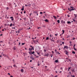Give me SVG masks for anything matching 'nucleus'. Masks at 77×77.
I'll return each instance as SVG.
<instances>
[{
	"mask_svg": "<svg viewBox=\"0 0 77 77\" xmlns=\"http://www.w3.org/2000/svg\"><path fill=\"white\" fill-rule=\"evenodd\" d=\"M17 32H18V33H20V31H19V30H18Z\"/></svg>",
	"mask_w": 77,
	"mask_h": 77,
	"instance_id": "nucleus-53",
	"label": "nucleus"
},
{
	"mask_svg": "<svg viewBox=\"0 0 77 77\" xmlns=\"http://www.w3.org/2000/svg\"><path fill=\"white\" fill-rule=\"evenodd\" d=\"M48 39H49V37H47L46 39V40H48Z\"/></svg>",
	"mask_w": 77,
	"mask_h": 77,
	"instance_id": "nucleus-24",
	"label": "nucleus"
},
{
	"mask_svg": "<svg viewBox=\"0 0 77 77\" xmlns=\"http://www.w3.org/2000/svg\"><path fill=\"white\" fill-rule=\"evenodd\" d=\"M72 20L73 21V22H75V24H77V22H76V21H75V19H72Z\"/></svg>",
	"mask_w": 77,
	"mask_h": 77,
	"instance_id": "nucleus-8",
	"label": "nucleus"
},
{
	"mask_svg": "<svg viewBox=\"0 0 77 77\" xmlns=\"http://www.w3.org/2000/svg\"><path fill=\"white\" fill-rule=\"evenodd\" d=\"M24 6H23V8L21 9V11H24Z\"/></svg>",
	"mask_w": 77,
	"mask_h": 77,
	"instance_id": "nucleus-18",
	"label": "nucleus"
},
{
	"mask_svg": "<svg viewBox=\"0 0 77 77\" xmlns=\"http://www.w3.org/2000/svg\"><path fill=\"white\" fill-rule=\"evenodd\" d=\"M6 9L7 10H8L9 8L8 7H7Z\"/></svg>",
	"mask_w": 77,
	"mask_h": 77,
	"instance_id": "nucleus-46",
	"label": "nucleus"
},
{
	"mask_svg": "<svg viewBox=\"0 0 77 77\" xmlns=\"http://www.w3.org/2000/svg\"><path fill=\"white\" fill-rule=\"evenodd\" d=\"M75 44L73 46V48H75Z\"/></svg>",
	"mask_w": 77,
	"mask_h": 77,
	"instance_id": "nucleus-44",
	"label": "nucleus"
},
{
	"mask_svg": "<svg viewBox=\"0 0 77 77\" xmlns=\"http://www.w3.org/2000/svg\"><path fill=\"white\" fill-rule=\"evenodd\" d=\"M72 77H75V76H74V75H73L72 76Z\"/></svg>",
	"mask_w": 77,
	"mask_h": 77,
	"instance_id": "nucleus-64",
	"label": "nucleus"
},
{
	"mask_svg": "<svg viewBox=\"0 0 77 77\" xmlns=\"http://www.w3.org/2000/svg\"><path fill=\"white\" fill-rule=\"evenodd\" d=\"M32 48V50H34V47L33 46Z\"/></svg>",
	"mask_w": 77,
	"mask_h": 77,
	"instance_id": "nucleus-27",
	"label": "nucleus"
},
{
	"mask_svg": "<svg viewBox=\"0 0 77 77\" xmlns=\"http://www.w3.org/2000/svg\"><path fill=\"white\" fill-rule=\"evenodd\" d=\"M65 48H66V49H68V46H65L63 48V49H64V50H65Z\"/></svg>",
	"mask_w": 77,
	"mask_h": 77,
	"instance_id": "nucleus-1",
	"label": "nucleus"
},
{
	"mask_svg": "<svg viewBox=\"0 0 77 77\" xmlns=\"http://www.w3.org/2000/svg\"><path fill=\"white\" fill-rule=\"evenodd\" d=\"M23 20H24L25 21H26V18H23Z\"/></svg>",
	"mask_w": 77,
	"mask_h": 77,
	"instance_id": "nucleus-59",
	"label": "nucleus"
},
{
	"mask_svg": "<svg viewBox=\"0 0 77 77\" xmlns=\"http://www.w3.org/2000/svg\"><path fill=\"white\" fill-rule=\"evenodd\" d=\"M28 6H29V7H30V6H31V4H28Z\"/></svg>",
	"mask_w": 77,
	"mask_h": 77,
	"instance_id": "nucleus-23",
	"label": "nucleus"
},
{
	"mask_svg": "<svg viewBox=\"0 0 77 77\" xmlns=\"http://www.w3.org/2000/svg\"><path fill=\"white\" fill-rule=\"evenodd\" d=\"M13 25L12 24V23H11L10 25V27H11V26H12Z\"/></svg>",
	"mask_w": 77,
	"mask_h": 77,
	"instance_id": "nucleus-33",
	"label": "nucleus"
},
{
	"mask_svg": "<svg viewBox=\"0 0 77 77\" xmlns=\"http://www.w3.org/2000/svg\"><path fill=\"white\" fill-rule=\"evenodd\" d=\"M20 71L21 72H24V69H21L20 70Z\"/></svg>",
	"mask_w": 77,
	"mask_h": 77,
	"instance_id": "nucleus-9",
	"label": "nucleus"
},
{
	"mask_svg": "<svg viewBox=\"0 0 77 77\" xmlns=\"http://www.w3.org/2000/svg\"><path fill=\"white\" fill-rule=\"evenodd\" d=\"M34 55L35 57H36V55L35 54H34Z\"/></svg>",
	"mask_w": 77,
	"mask_h": 77,
	"instance_id": "nucleus-50",
	"label": "nucleus"
},
{
	"mask_svg": "<svg viewBox=\"0 0 77 77\" xmlns=\"http://www.w3.org/2000/svg\"><path fill=\"white\" fill-rule=\"evenodd\" d=\"M12 29H15V27H12Z\"/></svg>",
	"mask_w": 77,
	"mask_h": 77,
	"instance_id": "nucleus-47",
	"label": "nucleus"
},
{
	"mask_svg": "<svg viewBox=\"0 0 77 77\" xmlns=\"http://www.w3.org/2000/svg\"><path fill=\"white\" fill-rule=\"evenodd\" d=\"M14 50H15L17 49V47L16 46H14V47L13 48Z\"/></svg>",
	"mask_w": 77,
	"mask_h": 77,
	"instance_id": "nucleus-5",
	"label": "nucleus"
},
{
	"mask_svg": "<svg viewBox=\"0 0 77 77\" xmlns=\"http://www.w3.org/2000/svg\"><path fill=\"white\" fill-rule=\"evenodd\" d=\"M53 57V54H51V57Z\"/></svg>",
	"mask_w": 77,
	"mask_h": 77,
	"instance_id": "nucleus-54",
	"label": "nucleus"
},
{
	"mask_svg": "<svg viewBox=\"0 0 77 77\" xmlns=\"http://www.w3.org/2000/svg\"><path fill=\"white\" fill-rule=\"evenodd\" d=\"M25 6H26V7L28 6V5H26V4H25Z\"/></svg>",
	"mask_w": 77,
	"mask_h": 77,
	"instance_id": "nucleus-58",
	"label": "nucleus"
},
{
	"mask_svg": "<svg viewBox=\"0 0 77 77\" xmlns=\"http://www.w3.org/2000/svg\"><path fill=\"white\" fill-rule=\"evenodd\" d=\"M38 11H33V13H34V14H37L38 13Z\"/></svg>",
	"mask_w": 77,
	"mask_h": 77,
	"instance_id": "nucleus-10",
	"label": "nucleus"
},
{
	"mask_svg": "<svg viewBox=\"0 0 77 77\" xmlns=\"http://www.w3.org/2000/svg\"><path fill=\"white\" fill-rule=\"evenodd\" d=\"M32 48V50H34V47L33 46Z\"/></svg>",
	"mask_w": 77,
	"mask_h": 77,
	"instance_id": "nucleus-28",
	"label": "nucleus"
},
{
	"mask_svg": "<svg viewBox=\"0 0 77 77\" xmlns=\"http://www.w3.org/2000/svg\"><path fill=\"white\" fill-rule=\"evenodd\" d=\"M55 52H57V50L56 49L55 50Z\"/></svg>",
	"mask_w": 77,
	"mask_h": 77,
	"instance_id": "nucleus-57",
	"label": "nucleus"
},
{
	"mask_svg": "<svg viewBox=\"0 0 77 77\" xmlns=\"http://www.w3.org/2000/svg\"><path fill=\"white\" fill-rule=\"evenodd\" d=\"M57 22L58 23H60V20H57Z\"/></svg>",
	"mask_w": 77,
	"mask_h": 77,
	"instance_id": "nucleus-25",
	"label": "nucleus"
},
{
	"mask_svg": "<svg viewBox=\"0 0 77 77\" xmlns=\"http://www.w3.org/2000/svg\"><path fill=\"white\" fill-rule=\"evenodd\" d=\"M53 17L54 18V19H56V17L55 16H54Z\"/></svg>",
	"mask_w": 77,
	"mask_h": 77,
	"instance_id": "nucleus-34",
	"label": "nucleus"
},
{
	"mask_svg": "<svg viewBox=\"0 0 77 77\" xmlns=\"http://www.w3.org/2000/svg\"><path fill=\"white\" fill-rule=\"evenodd\" d=\"M70 8H72V9H71L72 11H74V9H75L74 8H73L72 7L70 6Z\"/></svg>",
	"mask_w": 77,
	"mask_h": 77,
	"instance_id": "nucleus-3",
	"label": "nucleus"
},
{
	"mask_svg": "<svg viewBox=\"0 0 77 77\" xmlns=\"http://www.w3.org/2000/svg\"><path fill=\"white\" fill-rule=\"evenodd\" d=\"M24 44H25V43H22L21 44V45H24Z\"/></svg>",
	"mask_w": 77,
	"mask_h": 77,
	"instance_id": "nucleus-35",
	"label": "nucleus"
},
{
	"mask_svg": "<svg viewBox=\"0 0 77 77\" xmlns=\"http://www.w3.org/2000/svg\"><path fill=\"white\" fill-rule=\"evenodd\" d=\"M60 69L61 70H62V69H63V68H62V67H61L60 68Z\"/></svg>",
	"mask_w": 77,
	"mask_h": 77,
	"instance_id": "nucleus-52",
	"label": "nucleus"
},
{
	"mask_svg": "<svg viewBox=\"0 0 77 77\" xmlns=\"http://www.w3.org/2000/svg\"><path fill=\"white\" fill-rule=\"evenodd\" d=\"M61 22L62 23V24H65V21H63V20H62L61 21Z\"/></svg>",
	"mask_w": 77,
	"mask_h": 77,
	"instance_id": "nucleus-4",
	"label": "nucleus"
},
{
	"mask_svg": "<svg viewBox=\"0 0 77 77\" xmlns=\"http://www.w3.org/2000/svg\"><path fill=\"white\" fill-rule=\"evenodd\" d=\"M10 19H11V21H14V17H10Z\"/></svg>",
	"mask_w": 77,
	"mask_h": 77,
	"instance_id": "nucleus-6",
	"label": "nucleus"
},
{
	"mask_svg": "<svg viewBox=\"0 0 77 77\" xmlns=\"http://www.w3.org/2000/svg\"><path fill=\"white\" fill-rule=\"evenodd\" d=\"M67 24H71V22L70 21H67Z\"/></svg>",
	"mask_w": 77,
	"mask_h": 77,
	"instance_id": "nucleus-19",
	"label": "nucleus"
},
{
	"mask_svg": "<svg viewBox=\"0 0 77 77\" xmlns=\"http://www.w3.org/2000/svg\"><path fill=\"white\" fill-rule=\"evenodd\" d=\"M60 38H62V34L60 35Z\"/></svg>",
	"mask_w": 77,
	"mask_h": 77,
	"instance_id": "nucleus-38",
	"label": "nucleus"
},
{
	"mask_svg": "<svg viewBox=\"0 0 77 77\" xmlns=\"http://www.w3.org/2000/svg\"><path fill=\"white\" fill-rule=\"evenodd\" d=\"M65 51L66 53V54L68 55V51Z\"/></svg>",
	"mask_w": 77,
	"mask_h": 77,
	"instance_id": "nucleus-12",
	"label": "nucleus"
},
{
	"mask_svg": "<svg viewBox=\"0 0 77 77\" xmlns=\"http://www.w3.org/2000/svg\"><path fill=\"white\" fill-rule=\"evenodd\" d=\"M13 66L14 67V68H15L16 67V68L17 67V66H15V64L14 65H13Z\"/></svg>",
	"mask_w": 77,
	"mask_h": 77,
	"instance_id": "nucleus-26",
	"label": "nucleus"
},
{
	"mask_svg": "<svg viewBox=\"0 0 77 77\" xmlns=\"http://www.w3.org/2000/svg\"><path fill=\"white\" fill-rule=\"evenodd\" d=\"M14 5H15V7H17V4L15 3H14Z\"/></svg>",
	"mask_w": 77,
	"mask_h": 77,
	"instance_id": "nucleus-32",
	"label": "nucleus"
},
{
	"mask_svg": "<svg viewBox=\"0 0 77 77\" xmlns=\"http://www.w3.org/2000/svg\"><path fill=\"white\" fill-rule=\"evenodd\" d=\"M26 11H24V14H26Z\"/></svg>",
	"mask_w": 77,
	"mask_h": 77,
	"instance_id": "nucleus-60",
	"label": "nucleus"
},
{
	"mask_svg": "<svg viewBox=\"0 0 77 77\" xmlns=\"http://www.w3.org/2000/svg\"><path fill=\"white\" fill-rule=\"evenodd\" d=\"M74 49L75 50V51H77V49L75 48H74Z\"/></svg>",
	"mask_w": 77,
	"mask_h": 77,
	"instance_id": "nucleus-41",
	"label": "nucleus"
},
{
	"mask_svg": "<svg viewBox=\"0 0 77 77\" xmlns=\"http://www.w3.org/2000/svg\"><path fill=\"white\" fill-rule=\"evenodd\" d=\"M21 44V43L20 42L19 43V45H20Z\"/></svg>",
	"mask_w": 77,
	"mask_h": 77,
	"instance_id": "nucleus-55",
	"label": "nucleus"
},
{
	"mask_svg": "<svg viewBox=\"0 0 77 77\" xmlns=\"http://www.w3.org/2000/svg\"><path fill=\"white\" fill-rule=\"evenodd\" d=\"M35 52H36V53H37V54H38V55H39V54H40V52H38L37 51H35Z\"/></svg>",
	"mask_w": 77,
	"mask_h": 77,
	"instance_id": "nucleus-15",
	"label": "nucleus"
},
{
	"mask_svg": "<svg viewBox=\"0 0 77 77\" xmlns=\"http://www.w3.org/2000/svg\"><path fill=\"white\" fill-rule=\"evenodd\" d=\"M74 16H75V18H76V17H77V14H74Z\"/></svg>",
	"mask_w": 77,
	"mask_h": 77,
	"instance_id": "nucleus-29",
	"label": "nucleus"
},
{
	"mask_svg": "<svg viewBox=\"0 0 77 77\" xmlns=\"http://www.w3.org/2000/svg\"><path fill=\"white\" fill-rule=\"evenodd\" d=\"M44 21H45L46 22H48V20L47 19H46Z\"/></svg>",
	"mask_w": 77,
	"mask_h": 77,
	"instance_id": "nucleus-17",
	"label": "nucleus"
},
{
	"mask_svg": "<svg viewBox=\"0 0 77 77\" xmlns=\"http://www.w3.org/2000/svg\"><path fill=\"white\" fill-rule=\"evenodd\" d=\"M40 14H43L42 12H40Z\"/></svg>",
	"mask_w": 77,
	"mask_h": 77,
	"instance_id": "nucleus-49",
	"label": "nucleus"
},
{
	"mask_svg": "<svg viewBox=\"0 0 77 77\" xmlns=\"http://www.w3.org/2000/svg\"><path fill=\"white\" fill-rule=\"evenodd\" d=\"M32 50V48H29V51H31Z\"/></svg>",
	"mask_w": 77,
	"mask_h": 77,
	"instance_id": "nucleus-22",
	"label": "nucleus"
},
{
	"mask_svg": "<svg viewBox=\"0 0 77 77\" xmlns=\"http://www.w3.org/2000/svg\"><path fill=\"white\" fill-rule=\"evenodd\" d=\"M60 42H62L60 40H57V43H58Z\"/></svg>",
	"mask_w": 77,
	"mask_h": 77,
	"instance_id": "nucleus-13",
	"label": "nucleus"
},
{
	"mask_svg": "<svg viewBox=\"0 0 77 77\" xmlns=\"http://www.w3.org/2000/svg\"><path fill=\"white\" fill-rule=\"evenodd\" d=\"M62 43L63 45V44H64V42H62Z\"/></svg>",
	"mask_w": 77,
	"mask_h": 77,
	"instance_id": "nucleus-51",
	"label": "nucleus"
},
{
	"mask_svg": "<svg viewBox=\"0 0 77 77\" xmlns=\"http://www.w3.org/2000/svg\"><path fill=\"white\" fill-rule=\"evenodd\" d=\"M50 38H51V37H52V36H51V34H50Z\"/></svg>",
	"mask_w": 77,
	"mask_h": 77,
	"instance_id": "nucleus-43",
	"label": "nucleus"
},
{
	"mask_svg": "<svg viewBox=\"0 0 77 77\" xmlns=\"http://www.w3.org/2000/svg\"><path fill=\"white\" fill-rule=\"evenodd\" d=\"M71 67H69L68 68V69H71Z\"/></svg>",
	"mask_w": 77,
	"mask_h": 77,
	"instance_id": "nucleus-48",
	"label": "nucleus"
},
{
	"mask_svg": "<svg viewBox=\"0 0 77 77\" xmlns=\"http://www.w3.org/2000/svg\"><path fill=\"white\" fill-rule=\"evenodd\" d=\"M44 51H45V52H46L47 51H46V49H45L44 50Z\"/></svg>",
	"mask_w": 77,
	"mask_h": 77,
	"instance_id": "nucleus-45",
	"label": "nucleus"
},
{
	"mask_svg": "<svg viewBox=\"0 0 77 77\" xmlns=\"http://www.w3.org/2000/svg\"><path fill=\"white\" fill-rule=\"evenodd\" d=\"M72 53H73V54H75V52H74V51H72Z\"/></svg>",
	"mask_w": 77,
	"mask_h": 77,
	"instance_id": "nucleus-31",
	"label": "nucleus"
},
{
	"mask_svg": "<svg viewBox=\"0 0 77 77\" xmlns=\"http://www.w3.org/2000/svg\"><path fill=\"white\" fill-rule=\"evenodd\" d=\"M67 17H70V16H69V15L68 14Z\"/></svg>",
	"mask_w": 77,
	"mask_h": 77,
	"instance_id": "nucleus-56",
	"label": "nucleus"
},
{
	"mask_svg": "<svg viewBox=\"0 0 77 77\" xmlns=\"http://www.w3.org/2000/svg\"><path fill=\"white\" fill-rule=\"evenodd\" d=\"M2 54L4 56H6V54Z\"/></svg>",
	"mask_w": 77,
	"mask_h": 77,
	"instance_id": "nucleus-21",
	"label": "nucleus"
},
{
	"mask_svg": "<svg viewBox=\"0 0 77 77\" xmlns=\"http://www.w3.org/2000/svg\"><path fill=\"white\" fill-rule=\"evenodd\" d=\"M37 63L38 64H37L38 66H39V65H40V64H39V62Z\"/></svg>",
	"mask_w": 77,
	"mask_h": 77,
	"instance_id": "nucleus-30",
	"label": "nucleus"
},
{
	"mask_svg": "<svg viewBox=\"0 0 77 77\" xmlns=\"http://www.w3.org/2000/svg\"><path fill=\"white\" fill-rule=\"evenodd\" d=\"M29 54H32V52H31V51H30V52H29Z\"/></svg>",
	"mask_w": 77,
	"mask_h": 77,
	"instance_id": "nucleus-36",
	"label": "nucleus"
},
{
	"mask_svg": "<svg viewBox=\"0 0 77 77\" xmlns=\"http://www.w3.org/2000/svg\"><path fill=\"white\" fill-rule=\"evenodd\" d=\"M57 54L58 53V54H60L59 52L57 51Z\"/></svg>",
	"mask_w": 77,
	"mask_h": 77,
	"instance_id": "nucleus-37",
	"label": "nucleus"
},
{
	"mask_svg": "<svg viewBox=\"0 0 77 77\" xmlns=\"http://www.w3.org/2000/svg\"><path fill=\"white\" fill-rule=\"evenodd\" d=\"M50 39L51 40V42H54V40L52 39L51 38H50Z\"/></svg>",
	"mask_w": 77,
	"mask_h": 77,
	"instance_id": "nucleus-7",
	"label": "nucleus"
},
{
	"mask_svg": "<svg viewBox=\"0 0 77 77\" xmlns=\"http://www.w3.org/2000/svg\"><path fill=\"white\" fill-rule=\"evenodd\" d=\"M55 62H56V63H57V62H59V61H58V60H56L55 61Z\"/></svg>",
	"mask_w": 77,
	"mask_h": 77,
	"instance_id": "nucleus-20",
	"label": "nucleus"
},
{
	"mask_svg": "<svg viewBox=\"0 0 77 77\" xmlns=\"http://www.w3.org/2000/svg\"><path fill=\"white\" fill-rule=\"evenodd\" d=\"M38 47L39 48V50H40V49H41V47H39V46H38Z\"/></svg>",
	"mask_w": 77,
	"mask_h": 77,
	"instance_id": "nucleus-42",
	"label": "nucleus"
},
{
	"mask_svg": "<svg viewBox=\"0 0 77 77\" xmlns=\"http://www.w3.org/2000/svg\"><path fill=\"white\" fill-rule=\"evenodd\" d=\"M0 42H1V43H2V42H3V41H1Z\"/></svg>",
	"mask_w": 77,
	"mask_h": 77,
	"instance_id": "nucleus-63",
	"label": "nucleus"
},
{
	"mask_svg": "<svg viewBox=\"0 0 77 77\" xmlns=\"http://www.w3.org/2000/svg\"><path fill=\"white\" fill-rule=\"evenodd\" d=\"M73 40H74V39H75V38L73 37Z\"/></svg>",
	"mask_w": 77,
	"mask_h": 77,
	"instance_id": "nucleus-62",
	"label": "nucleus"
},
{
	"mask_svg": "<svg viewBox=\"0 0 77 77\" xmlns=\"http://www.w3.org/2000/svg\"><path fill=\"white\" fill-rule=\"evenodd\" d=\"M72 72H75V69H73L72 70Z\"/></svg>",
	"mask_w": 77,
	"mask_h": 77,
	"instance_id": "nucleus-16",
	"label": "nucleus"
},
{
	"mask_svg": "<svg viewBox=\"0 0 77 77\" xmlns=\"http://www.w3.org/2000/svg\"><path fill=\"white\" fill-rule=\"evenodd\" d=\"M48 56H49V53H47V54H45V56H47V57H48Z\"/></svg>",
	"mask_w": 77,
	"mask_h": 77,
	"instance_id": "nucleus-2",
	"label": "nucleus"
},
{
	"mask_svg": "<svg viewBox=\"0 0 77 77\" xmlns=\"http://www.w3.org/2000/svg\"><path fill=\"white\" fill-rule=\"evenodd\" d=\"M32 13H30V14H29L30 16H31V15H32Z\"/></svg>",
	"mask_w": 77,
	"mask_h": 77,
	"instance_id": "nucleus-61",
	"label": "nucleus"
},
{
	"mask_svg": "<svg viewBox=\"0 0 77 77\" xmlns=\"http://www.w3.org/2000/svg\"><path fill=\"white\" fill-rule=\"evenodd\" d=\"M62 32H63V33H64V32H65V30H62Z\"/></svg>",
	"mask_w": 77,
	"mask_h": 77,
	"instance_id": "nucleus-39",
	"label": "nucleus"
},
{
	"mask_svg": "<svg viewBox=\"0 0 77 77\" xmlns=\"http://www.w3.org/2000/svg\"><path fill=\"white\" fill-rule=\"evenodd\" d=\"M68 9L70 12L71 11H72V10H71V8H68Z\"/></svg>",
	"mask_w": 77,
	"mask_h": 77,
	"instance_id": "nucleus-14",
	"label": "nucleus"
},
{
	"mask_svg": "<svg viewBox=\"0 0 77 77\" xmlns=\"http://www.w3.org/2000/svg\"><path fill=\"white\" fill-rule=\"evenodd\" d=\"M35 53V51H33L32 52V54H34Z\"/></svg>",
	"mask_w": 77,
	"mask_h": 77,
	"instance_id": "nucleus-40",
	"label": "nucleus"
},
{
	"mask_svg": "<svg viewBox=\"0 0 77 77\" xmlns=\"http://www.w3.org/2000/svg\"><path fill=\"white\" fill-rule=\"evenodd\" d=\"M30 57L31 59H32V60H35V58H33V57L31 56V57Z\"/></svg>",
	"mask_w": 77,
	"mask_h": 77,
	"instance_id": "nucleus-11",
	"label": "nucleus"
}]
</instances>
